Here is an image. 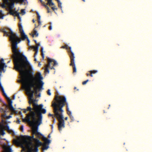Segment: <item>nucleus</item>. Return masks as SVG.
I'll list each match as a JSON object with an SVG mask.
<instances>
[{"instance_id": "412c9836", "label": "nucleus", "mask_w": 152, "mask_h": 152, "mask_svg": "<svg viewBox=\"0 0 152 152\" xmlns=\"http://www.w3.org/2000/svg\"><path fill=\"white\" fill-rule=\"evenodd\" d=\"M30 48H33L34 49V50L35 51H36V53H38V46H31Z\"/></svg>"}, {"instance_id": "473e14b6", "label": "nucleus", "mask_w": 152, "mask_h": 152, "mask_svg": "<svg viewBox=\"0 0 152 152\" xmlns=\"http://www.w3.org/2000/svg\"><path fill=\"white\" fill-rule=\"evenodd\" d=\"M88 81L89 80H87L83 81L82 82V84L83 85H85Z\"/></svg>"}, {"instance_id": "f3484780", "label": "nucleus", "mask_w": 152, "mask_h": 152, "mask_svg": "<svg viewBox=\"0 0 152 152\" xmlns=\"http://www.w3.org/2000/svg\"><path fill=\"white\" fill-rule=\"evenodd\" d=\"M42 140L45 142V143L44 144H49L50 142V140L45 137H43Z\"/></svg>"}, {"instance_id": "72a5a7b5", "label": "nucleus", "mask_w": 152, "mask_h": 152, "mask_svg": "<svg viewBox=\"0 0 152 152\" xmlns=\"http://www.w3.org/2000/svg\"><path fill=\"white\" fill-rule=\"evenodd\" d=\"M47 94L49 96H50L51 95V93L50 92V89H48V91H47Z\"/></svg>"}, {"instance_id": "5701e85b", "label": "nucleus", "mask_w": 152, "mask_h": 152, "mask_svg": "<svg viewBox=\"0 0 152 152\" xmlns=\"http://www.w3.org/2000/svg\"><path fill=\"white\" fill-rule=\"evenodd\" d=\"M49 4L50 6H53L54 5V4L52 2V1H48V3H47L46 5Z\"/></svg>"}, {"instance_id": "37998d69", "label": "nucleus", "mask_w": 152, "mask_h": 152, "mask_svg": "<svg viewBox=\"0 0 152 152\" xmlns=\"http://www.w3.org/2000/svg\"><path fill=\"white\" fill-rule=\"evenodd\" d=\"M52 9L53 10H55V9H56V10H57V8H55V7H52Z\"/></svg>"}, {"instance_id": "a19ab883", "label": "nucleus", "mask_w": 152, "mask_h": 152, "mask_svg": "<svg viewBox=\"0 0 152 152\" xmlns=\"http://www.w3.org/2000/svg\"><path fill=\"white\" fill-rule=\"evenodd\" d=\"M27 39V41L28 42V45H29V43L30 42V40L29 39Z\"/></svg>"}, {"instance_id": "49530a36", "label": "nucleus", "mask_w": 152, "mask_h": 152, "mask_svg": "<svg viewBox=\"0 0 152 152\" xmlns=\"http://www.w3.org/2000/svg\"><path fill=\"white\" fill-rule=\"evenodd\" d=\"M48 116H52L53 115H52L50 113H49L48 114Z\"/></svg>"}, {"instance_id": "cd10ccee", "label": "nucleus", "mask_w": 152, "mask_h": 152, "mask_svg": "<svg viewBox=\"0 0 152 152\" xmlns=\"http://www.w3.org/2000/svg\"><path fill=\"white\" fill-rule=\"evenodd\" d=\"M89 72L91 74H94L96 73L97 72V71L96 70H91L89 71Z\"/></svg>"}, {"instance_id": "0e129e2a", "label": "nucleus", "mask_w": 152, "mask_h": 152, "mask_svg": "<svg viewBox=\"0 0 152 152\" xmlns=\"http://www.w3.org/2000/svg\"><path fill=\"white\" fill-rule=\"evenodd\" d=\"M2 102V99H0V102Z\"/></svg>"}, {"instance_id": "7c9ffc66", "label": "nucleus", "mask_w": 152, "mask_h": 152, "mask_svg": "<svg viewBox=\"0 0 152 152\" xmlns=\"http://www.w3.org/2000/svg\"><path fill=\"white\" fill-rule=\"evenodd\" d=\"M1 6L3 8H6V6L5 5V4L4 3H2L1 4Z\"/></svg>"}, {"instance_id": "f03ea898", "label": "nucleus", "mask_w": 152, "mask_h": 152, "mask_svg": "<svg viewBox=\"0 0 152 152\" xmlns=\"http://www.w3.org/2000/svg\"><path fill=\"white\" fill-rule=\"evenodd\" d=\"M54 100L55 102H52V106L53 108L55 116L58 120V129L60 132L62 130V128L65 127L64 121L62 115V113L64 112L62 108L66 105V110L68 111V104L66 102V97L64 96H59L58 95H56L55 96Z\"/></svg>"}, {"instance_id": "bb28decb", "label": "nucleus", "mask_w": 152, "mask_h": 152, "mask_svg": "<svg viewBox=\"0 0 152 152\" xmlns=\"http://www.w3.org/2000/svg\"><path fill=\"white\" fill-rule=\"evenodd\" d=\"M51 59L52 60L51 63L52 62H53V66L56 65L58 64V63L56 61L52 59Z\"/></svg>"}, {"instance_id": "4c0bfd02", "label": "nucleus", "mask_w": 152, "mask_h": 152, "mask_svg": "<svg viewBox=\"0 0 152 152\" xmlns=\"http://www.w3.org/2000/svg\"><path fill=\"white\" fill-rule=\"evenodd\" d=\"M21 13H24V14L25 13V11L23 9H21Z\"/></svg>"}, {"instance_id": "603ef678", "label": "nucleus", "mask_w": 152, "mask_h": 152, "mask_svg": "<svg viewBox=\"0 0 152 152\" xmlns=\"http://www.w3.org/2000/svg\"><path fill=\"white\" fill-rule=\"evenodd\" d=\"M90 76L91 77H93V74H91V73H90Z\"/></svg>"}, {"instance_id": "6ab92c4d", "label": "nucleus", "mask_w": 152, "mask_h": 152, "mask_svg": "<svg viewBox=\"0 0 152 152\" xmlns=\"http://www.w3.org/2000/svg\"><path fill=\"white\" fill-rule=\"evenodd\" d=\"M42 146H43L42 148V150L43 151L47 150L49 148V146L43 143V145H42Z\"/></svg>"}, {"instance_id": "052dcab7", "label": "nucleus", "mask_w": 152, "mask_h": 152, "mask_svg": "<svg viewBox=\"0 0 152 152\" xmlns=\"http://www.w3.org/2000/svg\"><path fill=\"white\" fill-rule=\"evenodd\" d=\"M40 94L39 93V94L38 95V97H40Z\"/></svg>"}, {"instance_id": "58836bf2", "label": "nucleus", "mask_w": 152, "mask_h": 152, "mask_svg": "<svg viewBox=\"0 0 152 152\" xmlns=\"http://www.w3.org/2000/svg\"><path fill=\"white\" fill-rule=\"evenodd\" d=\"M38 23H39V25H40L41 24V22H40V20H38Z\"/></svg>"}, {"instance_id": "ddd939ff", "label": "nucleus", "mask_w": 152, "mask_h": 152, "mask_svg": "<svg viewBox=\"0 0 152 152\" xmlns=\"http://www.w3.org/2000/svg\"><path fill=\"white\" fill-rule=\"evenodd\" d=\"M36 101V99H34L33 98L30 99L29 102V104H30V102H31L32 103L33 106V110H34L35 109H37L39 107V106L35 102Z\"/></svg>"}, {"instance_id": "39448f33", "label": "nucleus", "mask_w": 152, "mask_h": 152, "mask_svg": "<svg viewBox=\"0 0 152 152\" xmlns=\"http://www.w3.org/2000/svg\"><path fill=\"white\" fill-rule=\"evenodd\" d=\"M18 26L19 31L21 37V38H28L27 35L24 32L21 23H19ZM1 31L3 33L4 35L9 37V38H20L18 37L16 33H14L10 28H8L7 30L4 29H2L1 30Z\"/></svg>"}, {"instance_id": "a878e982", "label": "nucleus", "mask_w": 152, "mask_h": 152, "mask_svg": "<svg viewBox=\"0 0 152 152\" xmlns=\"http://www.w3.org/2000/svg\"><path fill=\"white\" fill-rule=\"evenodd\" d=\"M32 110L31 108V107L30 106L28 107L27 108V111H29L30 112V113L28 115H30V116H31V112H33L32 111H31V110Z\"/></svg>"}, {"instance_id": "de8ad7c7", "label": "nucleus", "mask_w": 152, "mask_h": 152, "mask_svg": "<svg viewBox=\"0 0 152 152\" xmlns=\"http://www.w3.org/2000/svg\"><path fill=\"white\" fill-rule=\"evenodd\" d=\"M50 69H54V67L53 66H52V67H50Z\"/></svg>"}, {"instance_id": "8fccbe9b", "label": "nucleus", "mask_w": 152, "mask_h": 152, "mask_svg": "<svg viewBox=\"0 0 152 152\" xmlns=\"http://www.w3.org/2000/svg\"><path fill=\"white\" fill-rule=\"evenodd\" d=\"M37 53H36V51H35V54H34V57H35L36 55L37 54Z\"/></svg>"}, {"instance_id": "864d4df0", "label": "nucleus", "mask_w": 152, "mask_h": 152, "mask_svg": "<svg viewBox=\"0 0 152 152\" xmlns=\"http://www.w3.org/2000/svg\"><path fill=\"white\" fill-rule=\"evenodd\" d=\"M86 75H87V76H90V74H89V73H87L86 74Z\"/></svg>"}, {"instance_id": "4468645a", "label": "nucleus", "mask_w": 152, "mask_h": 152, "mask_svg": "<svg viewBox=\"0 0 152 152\" xmlns=\"http://www.w3.org/2000/svg\"><path fill=\"white\" fill-rule=\"evenodd\" d=\"M9 14L14 16H16L19 18V13L18 12L16 11H15L14 10H11V11H9Z\"/></svg>"}, {"instance_id": "393cba45", "label": "nucleus", "mask_w": 152, "mask_h": 152, "mask_svg": "<svg viewBox=\"0 0 152 152\" xmlns=\"http://www.w3.org/2000/svg\"><path fill=\"white\" fill-rule=\"evenodd\" d=\"M43 6L44 7H45L47 10H48L47 12L48 13H49L50 12V10L49 8L48 7L47 5H46V4H44Z\"/></svg>"}, {"instance_id": "13d9d810", "label": "nucleus", "mask_w": 152, "mask_h": 152, "mask_svg": "<svg viewBox=\"0 0 152 152\" xmlns=\"http://www.w3.org/2000/svg\"><path fill=\"white\" fill-rule=\"evenodd\" d=\"M67 119H68V118L67 117H66L65 118V119L66 120H67Z\"/></svg>"}, {"instance_id": "e433bc0d", "label": "nucleus", "mask_w": 152, "mask_h": 152, "mask_svg": "<svg viewBox=\"0 0 152 152\" xmlns=\"http://www.w3.org/2000/svg\"><path fill=\"white\" fill-rule=\"evenodd\" d=\"M3 16L4 15L0 14V18L3 19L4 18Z\"/></svg>"}, {"instance_id": "7ed1b4c3", "label": "nucleus", "mask_w": 152, "mask_h": 152, "mask_svg": "<svg viewBox=\"0 0 152 152\" xmlns=\"http://www.w3.org/2000/svg\"><path fill=\"white\" fill-rule=\"evenodd\" d=\"M35 118V113L34 112H31V116L29 115H27L26 118L23 119V122H27L30 126L32 127V132L33 134H35L37 137L40 138L39 136L42 134L38 132V126L36 122Z\"/></svg>"}, {"instance_id": "bf43d9fd", "label": "nucleus", "mask_w": 152, "mask_h": 152, "mask_svg": "<svg viewBox=\"0 0 152 152\" xmlns=\"http://www.w3.org/2000/svg\"><path fill=\"white\" fill-rule=\"evenodd\" d=\"M48 138H50V134L48 135Z\"/></svg>"}, {"instance_id": "79ce46f5", "label": "nucleus", "mask_w": 152, "mask_h": 152, "mask_svg": "<svg viewBox=\"0 0 152 152\" xmlns=\"http://www.w3.org/2000/svg\"><path fill=\"white\" fill-rule=\"evenodd\" d=\"M40 2L42 3V5L43 6L44 4H45L44 2H42V0H39Z\"/></svg>"}, {"instance_id": "c756f323", "label": "nucleus", "mask_w": 152, "mask_h": 152, "mask_svg": "<svg viewBox=\"0 0 152 152\" xmlns=\"http://www.w3.org/2000/svg\"><path fill=\"white\" fill-rule=\"evenodd\" d=\"M36 13L37 16L38 20H40V16L39 15L38 12H36Z\"/></svg>"}, {"instance_id": "e2e57ef3", "label": "nucleus", "mask_w": 152, "mask_h": 152, "mask_svg": "<svg viewBox=\"0 0 152 152\" xmlns=\"http://www.w3.org/2000/svg\"><path fill=\"white\" fill-rule=\"evenodd\" d=\"M11 61V60H10L8 62H7V63H9Z\"/></svg>"}, {"instance_id": "423d86ee", "label": "nucleus", "mask_w": 152, "mask_h": 152, "mask_svg": "<svg viewBox=\"0 0 152 152\" xmlns=\"http://www.w3.org/2000/svg\"><path fill=\"white\" fill-rule=\"evenodd\" d=\"M32 134H33L31 136L28 135H22L21 136L22 139H21V138L19 137H18L17 138L18 140H15L14 141V142L15 143L20 144L22 145L23 144H24L26 145V147H27V143L25 142V140H29V141L31 142V139H32L34 140V139H35L34 138V135H33V134H33V133Z\"/></svg>"}, {"instance_id": "c9c22d12", "label": "nucleus", "mask_w": 152, "mask_h": 152, "mask_svg": "<svg viewBox=\"0 0 152 152\" xmlns=\"http://www.w3.org/2000/svg\"><path fill=\"white\" fill-rule=\"evenodd\" d=\"M20 130L22 131V132H23V126H21L20 127Z\"/></svg>"}, {"instance_id": "aec40b11", "label": "nucleus", "mask_w": 152, "mask_h": 152, "mask_svg": "<svg viewBox=\"0 0 152 152\" xmlns=\"http://www.w3.org/2000/svg\"><path fill=\"white\" fill-rule=\"evenodd\" d=\"M69 109H68V111H67V113L69 115L72 121H74V118L71 115V112L69 111Z\"/></svg>"}, {"instance_id": "c85d7f7f", "label": "nucleus", "mask_w": 152, "mask_h": 152, "mask_svg": "<svg viewBox=\"0 0 152 152\" xmlns=\"http://www.w3.org/2000/svg\"><path fill=\"white\" fill-rule=\"evenodd\" d=\"M43 48L42 47L41 48V55H42V57L43 58V60L44 59V54L43 53Z\"/></svg>"}, {"instance_id": "a211bd4d", "label": "nucleus", "mask_w": 152, "mask_h": 152, "mask_svg": "<svg viewBox=\"0 0 152 152\" xmlns=\"http://www.w3.org/2000/svg\"><path fill=\"white\" fill-rule=\"evenodd\" d=\"M6 113H4V114L1 115V117L2 118H6L7 119H9L12 117V116L11 115H9L8 116H6Z\"/></svg>"}, {"instance_id": "6e6d98bb", "label": "nucleus", "mask_w": 152, "mask_h": 152, "mask_svg": "<svg viewBox=\"0 0 152 152\" xmlns=\"http://www.w3.org/2000/svg\"><path fill=\"white\" fill-rule=\"evenodd\" d=\"M32 22H33V23H34L35 22L34 20V19H33V20H32Z\"/></svg>"}, {"instance_id": "dca6fc26", "label": "nucleus", "mask_w": 152, "mask_h": 152, "mask_svg": "<svg viewBox=\"0 0 152 152\" xmlns=\"http://www.w3.org/2000/svg\"><path fill=\"white\" fill-rule=\"evenodd\" d=\"M14 4L15 2L13 1V2H11V3L9 4V8L10 10L9 11L13 10H12L14 7Z\"/></svg>"}, {"instance_id": "5fc2aeb1", "label": "nucleus", "mask_w": 152, "mask_h": 152, "mask_svg": "<svg viewBox=\"0 0 152 152\" xmlns=\"http://www.w3.org/2000/svg\"><path fill=\"white\" fill-rule=\"evenodd\" d=\"M15 0H11V2H13V1H14L15 2Z\"/></svg>"}, {"instance_id": "6e6552de", "label": "nucleus", "mask_w": 152, "mask_h": 152, "mask_svg": "<svg viewBox=\"0 0 152 152\" xmlns=\"http://www.w3.org/2000/svg\"><path fill=\"white\" fill-rule=\"evenodd\" d=\"M61 48H66L67 49H68L69 48V50H68V53L70 59V65L72 67L73 72H76V69L75 64V56L74 53L71 50V47H69L68 45H66L65 46H62Z\"/></svg>"}, {"instance_id": "4be33fe9", "label": "nucleus", "mask_w": 152, "mask_h": 152, "mask_svg": "<svg viewBox=\"0 0 152 152\" xmlns=\"http://www.w3.org/2000/svg\"><path fill=\"white\" fill-rule=\"evenodd\" d=\"M34 141L37 144H40L41 145L42 143L41 142H40L39 140L38 139L35 138V139H34Z\"/></svg>"}, {"instance_id": "3c124183", "label": "nucleus", "mask_w": 152, "mask_h": 152, "mask_svg": "<svg viewBox=\"0 0 152 152\" xmlns=\"http://www.w3.org/2000/svg\"><path fill=\"white\" fill-rule=\"evenodd\" d=\"M41 64H40V62H39L38 63V66H41Z\"/></svg>"}, {"instance_id": "9b49d317", "label": "nucleus", "mask_w": 152, "mask_h": 152, "mask_svg": "<svg viewBox=\"0 0 152 152\" xmlns=\"http://www.w3.org/2000/svg\"><path fill=\"white\" fill-rule=\"evenodd\" d=\"M23 85L26 91L29 94V97L30 99L33 98V97L34 91L31 89L32 87H34V85L32 84H31L28 86H27L24 85Z\"/></svg>"}, {"instance_id": "0eeeda50", "label": "nucleus", "mask_w": 152, "mask_h": 152, "mask_svg": "<svg viewBox=\"0 0 152 152\" xmlns=\"http://www.w3.org/2000/svg\"><path fill=\"white\" fill-rule=\"evenodd\" d=\"M42 107L43 105L42 104H40L39 105L38 108L34 110L37 113L38 118L37 120L36 121V122L37 124V126H39L42 123V113L45 114L46 112L45 109L42 108Z\"/></svg>"}, {"instance_id": "680f3d73", "label": "nucleus", "mask_w": 152, "mask_h": 152, "mask_svg": "<svg viewBox=\"0 0 152 152\" xmlns=\"http://www.w3.org/2000/svg\"><path fill=\"white\" fill-rule=\"evenodd\" d=\"M19 113L20 115H21L22 114V113L21 111H20Z\"/></svg>"}, {"instance_id": "2eb2a0df", "label": "nucleus", "mask_w": 152, "mask_h": 152, "mask_svg": "<svg viewBox=\"0 0 152 152\" xmlns=\"http://www.w3.org/2000/svg\"><path fill=\"white\" fill-rule=\"evenodd\" d=\"M30 35L31 34L32 37H37L38 36V33L35 29V28L34 29L31 33H30Z\"/></svg>"}, {"instance_id": "774afa93", "label": "nucleus", "mask_w": 152, "mask_h": 152, "mask_svg": "<svg viewBox=\"0 0 152 152\" xmlns=\"http://www.w3.org/2000/svg\"><path fill=\"white\" fill-rule=\"evenodd\" d=\"M49 24L51 25V23L50 22V23Z\"/></svg>"}, {"instance_id": "f257e3e1", "label": "nucleus", "mask_w": 152, "mask_h": 152, "mask_svg": "<svg viewBox=\"0 0 152 152\" xmlns=\"http://www.w3.org/2000/svg\"><path fill=\"white\" fill-rule=\"evenodd\" d=\"M10 41L11 42L12 45V49L13 54L11 58H13L14 65V69L17 71L20 72L22 80L23 81V85L29 86L31 84L34 85L33 91L36 96H37L38 91H40L38 88V84L36 83L31 81L28 82V78L26 75V71L27 66L25 64V62H28L26 57L20 53L17 50V44L21 40H24L26 39H9Z\"/></svg>"}, {"instance_id": "09e8293b", "label": "nucleus", "mask_w": 152, "mask_h": 152, "mask_svg": "<svg viewBox=\"0 0 152 152\" xmlns=\"http://www.w3.org/2000/svg\"><path fill=\"white\" fill-rule=\"evenodd\" d=\"M23 110H24L23 112H24V113H26V109H24Z\"/></svg>"}, {"instance_id": "ea45409f", "label": "nucleus", "mask_w": 152, "mask_h": 152, "mask_svg": "<svg viewBox=\"0 0 152 152\" xmlns=\"http://www.w3.org/2000/svg\"><path fill=\"white\" fill-rule=\"evenodd\" d=\"M20 121L19 119H18L17 120V123L18 124H19Z\"/></svg>"}, {"instance_id": "1a4fd4ad", "label": "nucleus", "mask_w": 152, "mask_h": 152, "mask_svg": "<svg viewBox=\"0 0 152 152\" xmlns=\"http://www.w3.org/2000/svg\"><path fill=\"white\" fill-rule=\"evenodd\" d=\"M25 141L27 143L26 147L27 149V152H38V147L40 146H42L43 145V143L41 145L40 144L36 143V145H34L31 141H28L26 140Z\"/></svg>"}, {"instance_id": "f8f14e48", "label": "nucleus", "mask_w": 152, "mask_h": 152, "mask_svg": "<svg viewBox=\"0 0 152 152\" xmlns=\"http://www.w3.org/2000/svg\"><path fill=\"white\" fill-rule=\"evenodd\" d=\"M48 64L47 65H46V67L45 69V73H49V71L48 69V68L50 67V64H52L51 62L52 61V60L51 59V58H48Z\"/></svg>"}, {"instance_id": "4d7b16f0", "label": "nucleus", "mask_w": 152, "mask_h": 152, "mask_svg": "<svg viewBox=\"0 0 152 152\" xmlns=\"http://www.w3.org/2000/svg\"><path fill=\"white\" fill-rule=\"evenodd\" d=\"M51 129H52L53 128V125H51Z\"/></svg>"}, {"instance_id": "9d476101", "label": "nucleus", "mask_w": 152, "mask_h": 152, "mask_svg": "<svg viewBox=\"0 0 152 152\" xmlns=\"http://www.w3.org/2000/svg\"><path fill=\"white\" fill-rule=\"evenodd\" d=\"M4 120L2 119L1 122L0 123V133L2 135H4L5 134L4 129L7 130L9 133H12L13 134H14V133L12 130L10 129L9 127L7 125L5 126L4 125Z\"/></svg>"}, {"instance_id": "69168bd1", "label": "nucleus", "mask_w": 152, "mask_h": 152, "mask_svg": "<svg viewBox=\"0 0 152 152\" xmlns=\"http://www.w3.org/2000/svg\"><path fill=\"white\" fill-rule=\"evenodd\" d=\"M109 107L108 108V109H109V107H110V105H109Z\"/></svg>"}, {"instance_id": "b1692460", "label": "nucleus", "mask_w": 152, "mask_h": 152, "mask_svg": "<svg viewBox=\"0 0 152 152\" xmlns=\"http://www.w3.org/2000/svg\"><path fill=\"white\" fill-rule=\"evenodd\" d=\"M6 152H11L12 149L10 147H9L6 148Z\"/></svg>"}, {"instance_id": "a18cd8bd", "label": "nucleus", "mask_w": 152, "mask_h": 152, "mask_svg": "<svg viewBox=\"0 0 152 152\" xmlns=\"http://www.w3.org/2000/svg\"><path fill=\"white\" fill-rule=\"evenodd\" d=\"M0 14L3 15L2 13V10H0Z\"/></svg>"}, {"instance_id": "f704fd0d", "label": "nucleus", "mask_w": 152, "mask_h": 152, "mask_svg": "<svg viewBox=\"0 0 152 152\" xmlns=\"http://www.w3.org/2000/svg\"><path fill=\"white\" fill-rule=\"evenodd\" d=\"M34 41H35V43H36L37 45L38 46H39L40 45V43L39 42L38 43H37V41L36 40H34Z\"/></svg>"}, {"instance_id": "20e7f679", "label": "nucleus", "mask_w": 152, "mask_h": 152, "mask_svg": "<svg viewBox=\"0 0 152 152\" xmlns=\"http://www.w3.org/2000/svg\"><path fill=\"white\" fill-rule=\"evenodd\" d=\"M25 64L27 66V65L28 64V61L25 62ZM27 68L26 69H25V70H26V75L28 78L27 82H30L33 81L34 82V81H36L38 83L37 84H38V88L39 90L43 89V86L44 83L42 81L43 77L41 75V74L39 72H37L36 74L35 77H34L33 75L31 74V71L27 70Z\"/></svg>"}, {"instance_id": "338daca9", "label": "nucleus", "mask_w": 152, "mask_h": 152, "mask_svg": "<svg viewBox=\"0 0 152 152\" xmlns=\"http://www.w3.org/2000/svg\"><path fill=\"white\" fill-rule=\"evenodd\" d=\"M34 61H37V60H36V58H35L34 59Z\"/></svg>"}, {"instance_id": "c03bdc74", "label": "nucleus", "mask_w": 152, "mask_h": 152, "mask_svg": "<svg viewBox=\"0 0 152 152\" xmlns=\"http://www.w3.org/2000/svg\"><path fill=\"white\" fill-rule=\"evenodd\" d=\"M49 29L50 30H51L52 29V26L51 25L49 27Z\"/></svg>"}, {"instance_id": "2f4dec72", "label": "nucleus", "mask_w": 152, "mask_h": 152, "mask_svg": "<svg viewBox=\"0 0 152 152\" xmlns=\"http://www.w3.org/2000/svg\"><path fill=\"white\" fill-rule=\"evenodd\" d=\"M58 7H60L61 8V3L60 2V1L59 2H58Z\"/></svg>"}]
</instances>
